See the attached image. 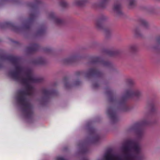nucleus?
<instances>
[{"instance_id": "obj_1", "label": "nucleus", "mask_w": 160, "mask_h": 160, "mask_svg": "<svg viewBox=\"0 0 160 160\" xmlns=\"http://www.w3.org/2000/svg\"><path fill=\"white\" fill-rule=\"evenodd\" d=\"M15 69L9 72V75L14 80L22 84L25 90L18 91L15 98L16 103L20 107L24 116L30 118L33 115L32 107L27 98V96L31 95L34 91L33 83L39 82L40 79L35 77L31 71L25 69L15 61Z\"/></svg>"}, {"instance_id": "obj_2", "label": "nucleus", "mask_w": 160, "mask_h": 160, "mask_svg": "<svg viewBox=\"0 0 160 160\" xmlns=\"http://www.w3.org/2000/svg\"><path fill=\"white\" fill-rule=\"evenodd\" d=\"M122 154H117L110 158L105 155V158L108 160H145L144 155L142 152L141 145L135 140H130L122 146Z\"/></svg>"}, {"instance_id": "obj_3", "label": "nucleus", "mask_w": 160, "mask_h": 160, "mask_svg": "<svg viewBox=\"0 0 160 160\" xmlns=\"http://www.w3.org/2000/svg\"><path fill=\"white\" fill-rule=\"evenodd\" d=\"M142 92L138 89H131L126 91L125 94L122 98V100L132 98L135 97H138L141 95Z\"/></svg>"}, {"instance_id": "obj_4", "label": "nucleus", "mask_w": 160, "mask_h": 160, "mask_svg": "<svg viewBox=\"0 0 160 160\" xmlns=\"http://www.w3.org/2000/svg\"><path fill=\"white\" fill-rule=\"evenodd\" d=\"M107 113L112 120L114 121L116 119V112L113 108H110L108 109L107 111Z\"/></svg>"}, {"instance_id": "obj_5", "label": "nucleus", "mask_w": 160, "mask_h": 160, "mask_svg": "<svg viewBox=\"0 0 160 160\" xmlns=\"http://www.w3.org/2000/svg\"><path fill=\"white\" fill-rule=\"evenodd\" d=\"M76 59V57L75 56H72L69 58H65L64 60V62L67 63H71L74 62Z\"/></svg>"}, {"instance_id": "obj_6", "label": "nucleus", "mask_w": 160, "mask_h": 160, "mask_svg": "<svg viewBox=\"0 0 160 160\" xmlns=\"http://www.w3.org/2000/svg\"><path fill=\"white\" fill-rule=\"evenodd\" d=\"M50 17L51 18H53L55 22L57 24H60L62 22V21L61 19L55 17V15L53 13L50 14Z\"/></svg>"}, {"instance_id": "obj_7", "label": "nucleus", "mask_w": 160, "mask_h": 160, "mask_svg": "<svg viewBox=\"0 0 160 160\" xmlns=\"http://www.w3.org/2000/svg\"><path fill=\"white\" fill-rule=\"evenodd\" d=\"M121 6L120 5L118 4H115L114 5L113 9L117 13H120L121 12Z\"/></svg>"}, {"instance_id": "obj_8", "label": "nucleus", "mask_w": 160, "mask_h": 160, "mask_svg": "<svg viewBox=\"0 0 160 160\" xmlns=\"http://www.w3.org/2000/svg\"><path fill=\"white\" fill-rule=\"evenodd\" d=\"M84 2L85 1L83 0H74L73 4L74 5L80 6L83 4Z\"/></svg>"}, {"instance_id": "obj_9", "label": "nucleus", "mask_w": 160, "mask_h": 160, "mask_svg": "<svg viewBox=\"0 0 160 160\" xmlns=\"http://www.w3.org/2000/svg\"><path fill=\"white\" fill-rule=\"evenodd\" d=\"M140 22L142 26L145 28H147L148 26V23L144 19H142L140 21Z\"/></svg>"}, {"instance_id": "obj_10", "label": "nucleus", "mask_w": 160, "mask_h": 160, "mask_svg": "<svg viewBox=\"0 0 160 160\" xmlns=\"http://www.w3.org/2000/svg\"><path fill=\"white\" fill-rule=\"evenodd\" d=\"M143 132L142 130H138L136 132L137 135L139 137H141L143 135Z\"/></svg>"}, {"instance_id": "obj_11", "label": "nucleus", "mask_w": 160, "mask_h": 160, "mask_svg": "<svg viewBox=\"0 0 160 160\" xmlns=\"http://www.w3.org/2000/svg\"><path fill=\"white\" fill-rule=\"evenodd\" d=\"M136 0H128L129 4L130 6L132 7L135 4Z\"/></svg>"}, {"instance_id": "obj_12", "label": "nucleus", "mask_w": 160, "mask_h": 160, "mask_svg": "<svg viewBox=\"0 0 160 160\" xmlns=\"http://www.w3.org/2000/svg\"><path fill=\"white\" fill-rule=\"evenodd\" d=\"M43 93L44 95L47 96L49 94L50 92L48 90L45 89L43 91Z\"/></svg>"}, {"instance_id": "obj_13", "label": "nucleus", "mask_w": 160, "mask_h": 160, "mask_svg": "<svg viewBox=\"0 0 160 160\" xmlns=\"http://www.w3.org/2000/svg\"><path fill=\"white\" fill-rule=\"evenodd\" d=\"M60 4L62 7H65L67 5V3L65 1L63 0L61 2Z\"/></svg>"}, {"instance_id": "obj_14", "label": "nucleus", "mask_w": 160, "mask_h": 160, "mask_svg": "<svg viewBox=\"0 0 160 160\" xmlns=\"http://www.w3.org/2000/svg\"><path fill=\"white\" fill-rule=\"evenodd\" d=\"M95 72V70L94 69H90L89 72V74H92L93 73H94Z\"/></svg>"}, {"instance_id": "obj_15", "label": "nucleus", "mask_w": 160, "mask_h": 160, "mask_svg": "<svg viewBox=\"0 0 160 160\" xmlns=\"http://www.w3.org/2000/svg\"><path fill=\"white\" fill-rule=\"evenodd\" d=\"M130 48L131 50L134 51L136 49V47L134 45L130 47Z\"/></svg>"}, {"instance_id": "obj_16", "label": "nucleus", "mask_w": 160, "mask_h": 160, "mask_svg": "<svg viewBox=\"0 0 160 160\" xmlns=\"http://www.w3.org/2000/svg\"><path fill=\"white\" fill-rule=\"evenodd\" d=\"M57 160H65L62 158L60 157H58L56 158Z\"/></svg>"}, {"instance_id": "obj_17", "label": "nucleus", "mask_w": 160, "mask_h": 160, "mask_svg": "<svg viewBox=\"0 0 160 160\" xmlns=\"http://www.w3.org/2000/svg\"><path fill=\"white\" fill-rule=\"evenodd\" d=\"M98 137L97 136H96V137H94L92 139H93V140L94 141H96L98 140Z\"/></svg>"}, {"instance_id": "obj_18", "label": "nucleus", "mask_w": 160, "mask_h": 160, "mask_svg": "<svg viewBox=\"0 0 160 160\" xmlns=\"http://www.w3.org/2000/svg\"><path fill=\"white\" fill-rule=\"evenodd\" d=\"M8 0H0V3H2L6 2Z\"/></svg>"}, {"instance_id": "obj_19", "label": "nucleus", "mask_w": 160, "mask_h": 160, "mask_svg": "<svg viewBox=\"0 0 160 160\" xmlns=\"http://www.w3.org/2000/svg\"><path fill=\"white\" fill-rule=\"evenodd\" d=\"M40 61L39 62H38V63L39 64H42V62L43 61V60L41 58L40 59Z\"/></svg>"}, {"instance_id": "obj_20", "label": "nucleus", "mask_w": 160, "mask_h": 160, "mask_svg": "<svg viewBox=\"0 0 160 160\" xmlns=\"http://www.w3.org/2000/svg\"><path fill=\"white\" fill-rule=\"evenodd\" d=\"M106 1V0H103V3H104Z\"/></svg>"}, {"instance_id": "obj_21", "label": "nucleus", "mask_w": 160, "mask_h": 160, "mask_svg": "<svg viewBox=\"0 0 160 160\" xmlns=\"http://www.w3.org/2000/svg\"><path fill=\"white\" fill-rule=\"evenodd\" d=\"M97 26L98 28H99V25H98V23H97Z\"/></svg>"}, {"instance_id": "obj_22", "label": "nucleus", "mask_w": 160, "mask_h": 160, "mask_svg": "<svg viewBox=\"0 0 160 160\" xmlns=\"http://www.w3.org/2000/svg\"><path fill=\"white\" fill-rule=\"evenodd\" d=\"M37 0V2H38V0Z\"/></svg>"}]
</instances>
